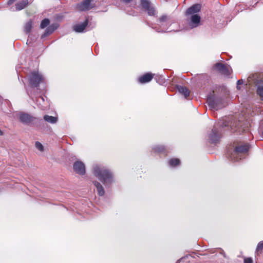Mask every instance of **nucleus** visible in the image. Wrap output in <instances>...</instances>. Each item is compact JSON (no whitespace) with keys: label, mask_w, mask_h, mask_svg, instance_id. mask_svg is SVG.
I'll use <instances>...</instances> for the list:
<instances>
[{"label":"nucleus","mask_w":263,"mask_h":263,"mask_svg":"<svg viewBox=\"0 0 263 263\" xmlns=\"http://www.w3.org/2000/svg\"><path fill=\"white\" fill-rule=\"evenodd\" d=\"M93 173L105 185H108L114 181L112 173L104 166L98 164L95 165L93 167Z\"/></svg>","instance_id":"obj_1"},{"label":"nucleus","mask_w":263,"mask_h":263,"mask_svg":"<svg viewBox=\"0 0 263 263\" xmlns=\"http://www.w3.org/2000/svg\"><path fill=\"white\" fill-rule=\"evenodd\" d=\"M249 149L248 144L239 145L233 149L229 150L227 152V157L232 161H238L245 158Z\"/></svg>","instance_id":"obj_2"},{"label":"nucleus","mask_w":263,"mask_h":263,"mask_svg":"<svg viewBox=\"0 0 263 263\" xmlns=\"http://www.w3.org/2000/svg\"><path fill=\"white\" fill-rule=\"evenodd\" d=\"M172 24L171 19L169 16L167 15H162L159 17L157 26H156L154 28L158 32H171L174 31V29H169L168 26Z\"/></svg>","instance_id":"obj_3"},{"label":"nucleus","mask_w":263,"mask_h":263,"mask_svg":"<svg viewBox=\"0 0 263 263\" xmlns=\"http://www.w3.org/2000/svg\"><path fill=\"white\" fill-rule=\"evenodd\" d=\"M43 77L38 71H33L29 75V82L33 87H38L39 84L43 82Z\"/></svg>","instance_id":"obj_4"},{"label":"nucleus","mask_w":263,"mask_h":263,"mask_svg":"<svg viewBox=\"0 0 263 263\" xmlns=\"http://www.w3.org/2000/svg\"><path fill=\"white\" fill-rule=\"evenodd\" d=\"M207 102L209 107L212 109L217 110L222 107L221 99L215 96L214 94L211 95L208 97Z\"/></svg>","instance_id":"obj_5"},{"label":"nucleus","mask_w":263,"mask_h":263,"mask_svg":"<svg viewBox=\"0 0 263 263\" xmlns=\"http://www.w3.org/2000/svg\"><path fill=\"white\" fill-rule=\"evenodd\" d=\"M20 121L26 125H29L36 119V118L27 113L21 112L18 116Z\"/></svg>","instance_id":"obj_6"},{"label":"nucleus","mask_w":263,"mask_h":263,"mask_svg":"<svg viewBox=\"0 0 263 263\" xmlns=\"http://www.w3.org/2000/svg\"><path fill=\"white\" fill-rule=\"evenodd\" d=\"M94 0H84L77 6V8L82 11H87L95 6Z\"/></svg>","instance_id":"obj_7"},{"label":"nucleus","mask_w":263,"mask_h":263,"mask_svg":"<svg viewBox=\"0 0 263 263\" xmlns=\"http://www.w3.org/2000/svg\"><path fill=\"white\" fill-rule=\"evenodd\" d=\"M141 5L142 8L147 12L148 15H154L155 10L151 6V2L148 0H141Z\"/></svg>","instance_id":"obj_8"},{"label":"nucleus","mask_w":263,"mask_h":263,"mask_svg":"<svg viewBox=\"0 0 263 263\" xmlns=\"http://www.w3.org/2000/svg\"><path fill=\"white\" fill-rule=\"evenodd\" d=\"M73 170L76 173L80 175H84L85 173V165L81 161H77L74 163Z\"/></svg>","instance_id":"obj_9"},{"label":"nucleus","mask_w":263,"mask_h":263,"mask_svg":"<svg viewBox=\"0 0 263 263\" xmlns=\"http://www.w3.org/2000/svg\"><path fill=\"white\" fill-rule=\"evenodd\" d=\"M218 132L216 125H215L212 130L211 133L209 136V140L211 143H217L219 141L220 136Z\"/></svg>","instance_id":"obj_10"},{"label":"nucleus","mask_w":263,"mask_h":263,"mask_svg":"<svg viewBox=\"0 0 263 263\" xmlns=\"http://www.w3.org/2000/svg\"><path fill=\"white\" fill-rule=\"evenodd\" d=\"M200 22V17L198 14H193L190 17V26L191 28L197 27Z\"/></svg>","instance_id":"obj_11"},{"label":"nucleus","mask_w":263,"mask_h":263,"mask_svg":"<svg viewBox=\"0 0 263 263\" xmlns=\"http://www.w3.org/2000/svg\"><path fill=\"white\" fill-rule=\"evenodd\" d=\"M201 6L199 4H195L188 8L186 10V15L196 14V13L200 11Z\"/></svg>","instance_id":"obj_12"},{"label":"nucleus","mask_w":263,"mask_h":263,"mask_svg":"<svg viewBox=\"0 0 263 263\" xmlns=\"http://www.w3.org/2000/svg\"><path fill=\"white\" fill-rule=\"evenodd\" d=\"M153 78V75L150 73H147L138 79V81L140 83H146L150 82Z\"/></svg>","instance_id":"obj_13"},{"label":"nucleus","mask_w":263,"mask_h":263,"mask_svg":"<svg viewBox=\"0 0 263 263\" xmlns=\"http://www.w3.org/2000/svg\"><path fill=\"white\" fill-rule=\"evenodd\" d=\"M177 89L180 93L184 96L185 99L189 96L190 91L186 87L178 85L177 86Z\"/></svg>","instance_id":"obj_14"},{"label":"nucleus","mask_w":263,"mask_h":263,"mask_svg":"<svg viewBox=\"0 0 263 263\" xmlns=\"http://www.w3.org/2000/svg\"><path fill=\"white\" fill-rule=\"evenodd\" d=\"M88 24V20H86L83 23L77 24L74 26V30L77 32H82L85 29Z\"/></svg>","instance_id":"obj_15"},{"label":"nucleus","mask_w":263,"mask_h":263,"mask_svg":"<svg viewBox=\"0 0 263 263\" xmlns=\"http://www.w3.org/2000/svg\"><path fill=\"white\" fill-rule=\"evenodd\" d=\"M28 4V0H22L15 5V10L20 11L25 8Z\"/></svg>","instance_id":"obj_16"},{"label":"nucleus","mask_w":263,"mask_h":263,"mask_svg":"<svg viewBox=\"0 0 263 263\" xmlns=\"http://www.w3.org/2000/svg\"><path fill=\"white\" fill-rule=\"evenodd\" d=\"M230 126L232 129H234L236 132L239 130V132H240V130H239V128H242V125L240 122V121L239 120L238 122H231L230 123Z\"/></svg>","instance_id":"obj_17"},{"label":"nucleus","mask_w":263,"mask_h":263,"mask_svg":"<svg viewBox=\"0 0 263 263\" xmlns=\"http://www.w3.org/2000/svg\"><path fill=\"white\" fill-rule=\"evenodd\" d=\"M215 68L218 71L223 73H227L228 72L227 68L226 66L220 63H217L215 65Z\"/></svg>","instance_id":"obj_18"},{"label":"nucleus","mask_w":263,"mask_h":263,"mask_svg":"<svg viewBox=\"0 0 263 263\" xmlns=\"http://www.w3.org/2000/svg\"><path fill=\"white\" fill-rule=\"evenodd\" d=\"M93 184L97 188V191L98 192V194L100 196H103L104 194V191L102 185L97 181H94Z\"/></svg>","instance_id":"obj_19"},{"label":"nucleus","mask_w":263,"mask_h":263,"mask_svg":"<svg viewBox=\"0 0 263 263\" xmlns=\"http://www.w3.org/2000/svg\"><path fill=\"white\" fill-rule=\"evenodd\" d=\"M258 74H253L251 76H250L248 78V81L250 83H252L255 84L256 85L258 84V81H259L258 80Z\"/></svg>","instance_id":"obj_20"},{"label":"nucleus","mask_w":263,"mask_h":263,"mask_svg":"<svg viewBox=\"0 0 263 263\" xmlns=\"http://www.w3.org/2000/svg\"><path fill=\"white\" fill-rule=\"evenodd\" d=\"M44 119L51 123V124H54L56 123L58 121V118L56 117L51 116L49 115H45L44 116Z\"/></svg>","instance_id":"obj_21"},{"label":"nucleus","mask_w":263,"mask_h":263,"mask_svg":"<svg viewBox=\"0 0 263 263\" xmlns=\"http://www.w3.org/2000/svg\"><path fill=\"white\" fill-rule=\"evenodd\" d=\"M57 28L56 26L54 25H50L47 28L44 33L42 35V37H44L50 34H51Z\"/></svg>","instance_id":"obj_22"},{"label":"nucleus","mask_w":263,"mask_h":263,"mask_svg":"<svg viewBox=\"0 0 263 263\" xmlns=\"http://www.w3.org/2000/svg\"><path fill=\"white\" fill-rule=\"evenodd\" d=\"M32 27V22L31 21L27 22L25 26L24 31L27 33H29Z\"/></svg>","instance_id":"obj_23"},{"label":"nucleus","mask_w":263,"mask_h":263,"mask_svg":"<svg viewBox=\"0 0 263 263\" xmlns=\"http://www.w3.org/2000/svg\"><path fill=\"white\" fill-rule=\"evenodd\" d=\"M180 164V160L177 158L172 159L169 161V164L171 166H176Z\"/></svg>","instance_id":"obj_24"},{"label":"nucleus","mask_w":263,"mask_h":263,"mask_svg":"<svg viewBox=\"0 0 263 263\" xmlns=\"http://www.w3.org/2000/svg\"><path fill=\"white\" fill-rule=\"evenodd\" d=\"M50 23V21L48 18L44 19L41 23L40 27L41 28H44L46 27Z\"/></svg>","instance_id":"obj_25"},{"label":"nucleus","mask_w":263,"mask_h":263,"mask_svg":"<svg viewBox=\"0 0 263 263\" xmlns=\"http://www.w3.org/2000/svg\"><path fill=\"white\" fill-rule=\"evenodd\" d=\"M257 94L260 97V99L263 100V86H258L257 89Z\"/></svg>","instance_id":"obj_26"},{"label":"nucleus","mask_w":263,"mask_h":263,"mask_svg":"<svg viewBox=\"0 0 263 263\" xmlns=\"http://www.w3.org/2000/svg\"><path fill=\"white\" fill-rule=\"evenodd\" d=\"M35 147L40 151L43 152L44 151V147L43 145L39 142H36L35 144Z\"/></svg>","instance_id":"obj_27"},{"label":"nucleus","mask_w":263,"mask_h":263,"mask_svg":"<svg viewBox=\"0 0 263 263\" xmlns=\"http://www.w3.org/2000/svg\"><path fill=\"white\" fill-rule=\"evenodd\" d=\"M156 152H162L164 149V147L162 145H158L154 147Z\"/></svg>","instance_id":"obj_28"},{"label":"nucleus","mask_w":263,"mask_h":263,"mask_svg":"<svg viewBox=\"0 0 263 263\" xmlns=\"http://www.w3.org/2000/svg\"><path fill=\"white\" fill-rule=\"evenodd\" d=\"M262 250H263V240L258 242L256 249V251L259 252Z\"/></svg>","instance_id":"obj_29"},{"label":"nucleus","mask_w":263,"mask_h":263,"mask_svg":"<svg viewBox=\"0 0 263 263\" xmlns=\"http://www.w3.org/2000/svg\"><path fill=\"white\" fill-rule=\"evenodd\" d=\"M229 125H230L229 121H225L223 122H219L218 125L222 126V127H227V126H229Z\"/></svg>","instance_id":"obj_30"},{"label":"nucleus","mask_w":263,"mask_h":263,"mask_svg":"<svg viewBox=\"0 0 263 263\" xmlns=\"http://www.w3.org/2000/svg\"><path fill=\"white\" fill-rule=\"evenodd\" d=\"M244 263H253V261L251 258H246L244 259Z\"/></svg>","instance_id":"obj_31"},{"label":"nucleus","mask_w":263,"mask_h":263,"mask_svg":"<svg viewBox=\"0 0 263 263\" xmlns=\"http://www.w3.org/2000/svg\"><path fill=\"white\" fill-rule=\"evenodd\" d=\"M243 82H244V81L242 79L239 80L237 82V85H241L243 83Z\"/></svg>","instance_id":"obj_32"},{"label":"nucleus","mask_w":263,"mask_h":263,"mask_svg":"<svg viewBox=\"0 0 263 263\" xmlns=\"http://www.w3.org/2000/svg\"><path fill=\"white\" fill-rule=\"evenodd\" d=\"M16 0H9L8 2V5H10L12 4L14 2H15Z\"/></svg>","instance_id":"obj_33"},{"label":"nucleus","mask_w":263,"mask_h":263,"mask_svg":"<svg viewBox=\"0 0 263 263\" xmlns=\"http://www.w3.org/2000/svg\"><path fill=\"white\" fill-rule=\"evenodd\" d=\"M186 257H187V256L186 257H182L181 258H180V259L178 260L176 262V263H180V262L182 261V260H183L184 259H185Z\"/></svg>","instance_id":"obj_34"},{"label":"nucleus","mask_w":263,"mask_h":263,"mask_svg":"<svg viewBox=\"0 0 263 263\" xmlns=\"http://www.w3.org/2000/svg\"><path fill=\"white\" fill-rule=\"evenodd\" d=\"M237 89H238V90H240L241 89L240 87L239 86V85H237Z\"/></svg>","instance_id":"obj_35"},{"label":"nucleus","mask_w":263,"mask_h":263,"mask_svg":"<svg viewBox=\"0 0 263 263\" xmlns=\"http://www.w3.org/2000/svg\"><path fill=\"white\" fill-rule=\"evenodd\" d=\"M3 134V132H2V130L0 129V135H2Z\"/></svg>","instance_id":"obj_36"},{"label":"nucleus","mask_w":263,"mask_h":263,"mask_svg":"<svg viewBox=\"0 0 263 263\" xmlns=\"http://www.w3.org/2000/svg\"><path fill=\"white\" fill-rule=\"evenodd\" d=\"M41 99L42 100H44V98L43 97H40L39 99Z\"/></svg>","instance_id":"obj_37"},{"label":"nucleus","mask_w":263,"mask_h":263,"mask_svg":"<svg viewBox=\"0 0 263 263\" xmlns=\"http://www.w3.org/2000/svg\"><path fill=\"white\" fill-rule=\"evenodd\" d=\"M136 3H134V4H133V6L134 7H135V6H136Z\"/></svg>","instance_id":"obj_38"}]
</instances>
